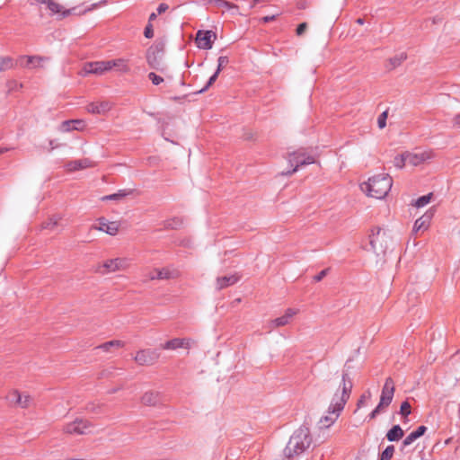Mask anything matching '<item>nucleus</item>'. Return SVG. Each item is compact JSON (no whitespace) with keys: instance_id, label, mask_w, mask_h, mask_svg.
Masks as SVG:
<instances>
[{"instance_id":"nucleus-1","label":"nucleus","mask_w":460,"mask_h":460,"mask_svg":"<svg viewBox=\"0 0 460 460\" xmlns=\"http://www.w3.org/2000/svg\"><path fill=\"white\" fill-rule=\"evenodd\" d=\"M353 383L350 379L349 374L345 371L342 372L341 375V382L338 390L333 394L330 406L328 408V412L330 414H336L339 416L341 411L344 409L345 404L350 397V394L352 391Z\"/></svg>"},{"instance_id":"nucleus-2","label":"nucleus","mask_w":460,"mask_h":460,"mask_svg":"<svg viewBox=\"0 0 460 460\" xmlns=\"http://www.w3.org/2000/svg\"><path fill=\"white\" fill-rule=\"evenodd\" d=\"M312 444L309 428L305 425L299 427L290 437L287 447L284 449V455L291 458L295 455L305 452Z\"/></svg>"},{"instance_id":"nucleus-3","label":"nucleus","mask_w":460,"mask_h":460,"mask_svg":"<svg viewBox=\"0 0 460 460\" xmlns=\"http://www.w3.org/2000/svg\"><path fill=\"white\" fill-rule=\"evenodd\" d=\"M393 180L388 174H378L368 179L361 185V190L367 196L375 199H384L390 191Z\"/></svg>"},{"instance_id":"nucleus-4","label":"nucleus","mask_w":460,"mask_h":460,"mask_svg":"<svg viewBox=\"0 0 460 460\" xmlns=\"http://www.w3.org/2000/svg\"><path fill=\"white\" fill-rule=\"evenodd\" d=\"M164 45L163 43H155L146 50V62L148 66L155 70L164 72V65L163 62V55Z\"/></svg>"},{"instance_id":"nucleus-5","label":"nucleus","mask_w":460,"mask_h":460,"mask_svg":"<svg viewBox=\"0 0 460 460\" xmlns=\"http://www.w3.org/2000/svg\"><path fill=\"white\" fill-rule=\"evenodd\" d=\"M288 163L291 166L295 167L287 172H282L283 175H292L300 166L314 164L315 159L313 155H306L304 151L298 150L290 154Z\"/></svg>"},{"instance_id":"nucleus-6","label":"nucleus","mask_w":460,"mask_h":460,"mask_svg":"<svg viewBox=\"0 0 460 460\" xmlns=\"http://www.w3.org/2000/svg\"><path fill=\"white\" fill-rule=\"evenodd\" d=\"M91 425L89 422L83 419H76L73 422L66 424L64 431L67 434L84 435L90 432Z\"/></svg>"},{"instance_id":"nucleus-7","label":"nucleus","mask_w":460,"mask_h":460,"mask_svg":"<svg viewBox=\"0 0 460 460\" xmlns=\"http://www.w3.org/2000/svg\"><path fill=\"white\" fill-rule=\"evenodd\" d=\"M385 237V232H383L380 227H375L372 229L371 234H369V244L373 252L378 253L385 251V246L383 245Z\"/></svg>"},{"instance_id":"nucleus-8","label":"nucleus","mask_w":460,"mask_h":460,"mask_svg":"<svg viewBox=\"0 0 460 460\" xmlns=\"http://www.w3.org/2000/svg\"><path fill=\"white\" fill-rule=\"evenodd\" d=\"M159 352L156 349H141L137 351L135 360L140 366L153 365L159 358Z\"/></svg>"},{"instance_id":"nucleus-9","label":"nucleus","mask_w":460,"mask_h":460,"mask_svg":"<svg viewBox=\"0 0 460 460\" xmlns=\"http://www.w3.org/2000/svg\"><path fill=\"white\" fill-rule=\"evenodd\" d=\"M394 394V383L391 377H387L385 379V385L383 386L379 405L383 408H386L390 405L393 401Z\"/></svg>"},{"instance_id":"nucleus-10","label":"nucleus","mask_w":460,"mask_h":460,"mask_svg":"<svg viewBox=\"0 0 460 460\" xmlns=\"http://www.w3.org/2000/svg\"><path fill=\"white\" fill-rule=\"evenodd\" d=\"M111 70V64L108 60L105 61H94L86 63L84 66V75L95 74L102 75L104 72Z\"/></svg>"},{"instance_id":"nucleus-11","label":"nucleus","mask_w":460,"mask_h":460,"mask_svg":"<svg viewBox=\"0 0 460 460\" xmlns=\"http://www.w3.org/2000/svg\"><path fill=\"white\" fill-rule=\"evenodd\" d=\"M128 266L127 260L122 258H115L107 260L102 266L104 270H98L99 272L104 274L109 272H114L116 270H119L125 269Z\"/></svg>"},{"instance_id":"nucleus-12","label":"nucleus","mask_w":460,"mask_h":460,"mask_svg":"<svg viewBox=\"0 0 460 460\" xmlns=\"http://www.w3.org/2000/svg\"><path fill=\"white\" fill-rule=\"evenodd\" d=\"M212 36L216 38V34L213 33L211 31H199L196 36V42L198 48L205 50L212 49Z\"/></svg>"},{"instance_id":"nucleus-13","label":"nucleus","mask_w":460,"mask_h":460,"mask_svg":"<svg viewBox=\"0 0 460 460\" xmlns=\"http://www.w3.org/2000/svg\"><path fill=\"white\" fill-rule=\"evenodd\" d=\"M112 104L108 101H102L101 102H91L86 105L85 109L89 113L92 114H105L111 111Z\"/></svg>"},{"instance_id":"nucleus-14","label":"nucleus","mask_w":460,"mask_h":460,"mask_svg":"<svg viewBox=\"0 0 460 460\" xmlns=\"http://www.w3.org/2000/svg\"><path fill=\"white\" fill-rule=\"evenodd\" d=\"M8 400L10 402L17 404L22 408H26L29 406L31 398L27 394H22L18 391H13L8 395Z\"/></svg>"},{"instance_id":"nucleus-15","label":"nucleus","mask_w":460,"mask_h":460,"mask_svg":"<svg viewBox=\"0 0 460 460\" xmlns=\"http://www.w3.org/2000/svg\"><path fill=\"white\" fill-rule=\"evenodd\" d=\"M99 226L96 229L102 231L110 235H115L119 231V224L117 222H109L104 218H100Z\"/></svg>"},{"instance_id":"nucleus-16","label":"nucleus","mask_w":460,"mask_h":460,"mask_svg":"<svg viewBox=\"0 0 460 460\" xmlns=\"http://www.w3.org/2000/svg\"><path fill=\"white\" fill-rule=\"evenodd\" d=\"M190 340L189 339H180V338H174L172 339L163 345H161V348L164 349H176L180 348H190Z\"/></svg>"},{"instance_id":"nucleus-17","label":"nucleus","mask_w":460,"mask_h":460,"mask_svg":"<svg viewBox=\"0 0 460 460\" xmlns=\"http://www.w3.org/2000/svg\"><path fill=\"white\" fill-rule=\"evenodd\" d=\"M93 165V163L90 159L84 158L80 160L70 161L66 164L65 167L67 171L74 172L81 169L89 168L92 167Z\"/></svg>"},{"instance_id":"nucleus-18","label":"nucleus","mask_w":460,"mask_h":460,"mask_svg":"<svg viewBox=\"0 0 460 460\" xmlns=\"http://www.w3.org/2000/svg\"><path fill=\"white\" fill-rule=\"evenodd\" d=\"M296 314V311L295 309L288 308V309L286 310L284 315L274 319L271 322V324L273 325V327L284 326V325H286V324H288L289 323L290 319Z\"/></svg>"},{"instance_id":"nucleus-19","label":"nucleus","mask_w":460,"mask_h":460,"mask_svg":"<svg viewBox=\"0 0 460 460\" xmlns=\"http://www.w3.org/2000/svg\"><path fill=\"white\" fill-rule=\"evenodd\" d=\"M427 428L423 425L419 426L414 431L411 432L402 441V446L407 447L412 444L426 432Z\"/></svg>"},{"instance_id":"nucleus-20","label":"nucleus","mask_w":460,"mask_h":460,"mask_svg":"<svg viewBox=\"0 0 460 460\" xmlns=\"http://www.w3.org/2000/svg\"><path fill=\"white\" fill-rule=\"evenodd\" d=\"M26 59L27 62L24 66L29 68H37L42 66V62L46 60L45 58L40 56H22L19 60Z\"/></svg>"},{"instance_id":"nucleus-21","label":"nucleus","mask_w":460,"mask_h":460,"mask_svg":"<svg viewBox=\"0 0 460 460\" xmlns=\"http://www.w3.org/2000/svg\"><path fill=\"white\" fill-rule=\"evenodd\" d=\"M84 127V122L81 119L65 120L62 122L61 129L63 131L80 130Z\"/></svg>"},{"instance_id":"nucleus-22","label":"nucleus","mask_w":460,"mask_h":460,"mask_svg":"<svg viewBox=\"0 0 460 460\" xmlns=\"http://www.w3.org/2000/svg\"><path fill=\"white\" fill-rule=\"evenodd\" d=\"M174 277V273L171 271L169 269L163 268L160 270H155L154 272H151L148 276L149 279H169Z\"/></svg>"},{"instance_id":"nucleus-23","label":"nucleus","mask_w":460,"mask_h":460,"mask_svg":"<svg viewBox=\"0 0 460 460\" xmlns=\"http://www.w3.org/2000/svg\"><path fill=\"white\" fill-rule=\"evenodd\" d=\"M239 280V277L236 275L224 276L217 278V289H223L226 287L235 284Z\"/></svg>"},{"instance_id":"nucleus-24","label":"nucleus","mask_w":460,"mask_h":460,"mask_svg":"<svg viewBox=\"0 0 460 460\" xmlns=\"http://www.w3.org/2000/svg\"><path fill=\"white\" fill-rule=\"evenodd\" d=\"M160 402V394L157 392L149 391L142 396V402L148 406L156 405Z\"/></svg>"},{"instance_id":"nucleus-25","label":"nucleus","mask_w":460,"mask_h":460,"mask_svg":"<svg viewBox=\"0 0 460 460\" xmlns=\"http://www.w3.org/2000/svg\"><path fill=\"white\" fill-rule=\"evenodd\" d=\"M108 63L111 64V70L112 68H116L118 71L122 73H127L129 71L127 60L124 58L108 60Z\"/></svg>"},{"instance_id":"nucleus-26","label":"nucleus","mask_w":460,"mask_h":460,"mask_svg":"<svg viewBox=\"0 0 460 460\" xmlns=\"http://www.w3.org/2000/svg\"><path fill=\"white\" fill-rule=\"evenodd\" d=\"M403 436V430L400 427V425H394L391 429L386 433V438L391 441H397L402 438Z\"/></svg>"},{"instance_id":"nucleus-27","label":"nucleus","mask_w":460,"mask_h":460,"mask_svg":"<svg viewBox=\"0 0 460 460\" xmlns=\"http://www.w3.org/2000/svg\"><path fill=\"white\" fill-rule=\"evenodd\" d=\"M430 218H431V217L429 215H424V216L420 217V218H418L414 223L412 231L414 233H418L420 230L427 229L429 226Z\"/></svg>"},{"instance_id":"nucleus-28","label":"nucleus","mask_w":460,"mask_h":460,"mask_svg":"<svg viewBox=\"0 0 460 460\" xmlns=\"http://www.w3.org/2000/svg\"><path fill=\"white\" fill-rule=\"evenodd\" d=\"M208 2L215 4V5L219 8H226L228 11H233V13H237L239 10L238 5L226 0H208Z\"/></svg>"},{"instance_id":"nucleus-29","label":"nucleus","mask_w":460,"mask_h":460,"mask_svg":"<svg viewBox=\"0 0 460 460\" xmlns=\"http://www.w3.org/2000/svg\"><path fill=\"white\" fill-rule=\"evenodd\" d=\"M46 5L53 14L62 13V16L66 17L71 13V10L62 11V6L54 0H49Z\"/></svg>"},{"instance_id":"nucleus-30","label":"nucleus","mask_w":460,"mask_h":460,"mask_svg":"<svg viewBox=\"0 0 460 460\" xmlns=\"http://www.w3.org/2000/svg\"><path fill=\"white\" fill-rule=\"evenodd\" d=\"M407 164L411 165H419L420 163L424 161V155L423 154H412L410 152L405 153Z\"/></svg>"},{"instance_id":"nucleus-31","label":"nucleus","mask_w":460,"mask_h":460,"mask_svg":"<svg viewBox=\"0 0 460 460\" xmlns=\"http://www.w3.org/2000/svg\"><path fill=\"white\" fill-rule=\"evenodd\" d=\"M132 193L131 190H119L118 192L102 198V200H119Z\"/></svg>"},{"instance_id":"nucleus-32","label":"nucleus","mask_w":460,"mask_h":460,"mask_svg":"<svg viewBox=\"0 0 460 460\" xmlns=\"http://www.w3.org/2000/svg\"><path fill=\"white\" fill-rule=\"evenodd\" d=\"M14 60L10 57H0V72H4L14 67Z\"/></svg>"},{"instance_id":"nucleus-33","label":"nucleus","mask_w":460,"mask_h":460,"mask_svg":"<svg viewBox=\"0 0 460 460\" xmlns=\"http://www.w3.org/2000/svg\"><path fill=\"white\" fill-rule=\"evenodd\" d=\"M124 345L123 341L119 340L110 341L107 342L102 343V345L98 346L97 349H100L103 351H110L111 348H120Z\"/></svg>"},{"instance_id":"nucleus-34","label":"nucleus","mask_w":460,"mask_h":460,"mask_svg":"<svg viewBox=\"0 0 460 460\" xmlns=\"http://www.w3.org/2000/svg\"><path fill=\"white\" fill-rule=\"evenodd\" d=\"M407 55L405 52H401L389 59L391 68H395L400 66L405 59Z\"/></svg>"},{"instance_id":"nucleus-35","label":"nucleus","mask_w":460,"mask_h":460,"mask_svg":"<svg viewBox=\"0 0 460 460\" xmlns=\"http://www.w3.org/2000/svg\"><path fill=\"white\" fill-rule=\"evenodd\" d=\"M407 164L405 153L399 155L394 159V165L396 168L402 169Z\"/></svg>"},{"instance_id":"nucleus-36","label":"nucleus","mask_w":460,"mask_h":460,"mask_svg":"<svg viewBox=\"0 0 460 460\" xmlns=\"http://www.w3.org/2000/svg\"><path fill=\"white\" fill-rule=\"evenodd\" d=\"M394 452V446H387L380 456V460H391Z\"/></svg>"},{"instance_id":"nucleus-37","label":"nucleus","mask_w":460,"mask_h":460,"mask_svg":"<svg viewBox=\"0 0 460 460\" xmlns=\"http://www.w3.org/2000/svg\"><path fill=\"white\" fill-rule=\"evenodd\" d=\"M338 417L339 416H336V414H332V416H324L321 419L320 422L323 424V426L328 428L335 422Z\"/></svg>"},{"instance_id":"nucleus-38","label":"nucleus","mask_w":460,"mask_h":460,"mask_svg":"<svg viewBox=\"0 0 460 460\" xmlns=\"http://www.w3.org/2000/svg\"><path fill=\"white\" fill-rule=\"evenodd\" d=\"M219 73L216 70L215 73L209 77L208 81L207 82L206 85L200 89L198 93H202L206 92L217 79Z\"/></svg>"},{"instance_id":"nucleus-39","label":"nucleus","mask_w":460,"mask_h":460,"mask_svg":"<svg viewBox=\"0 0 460 460\" xmlns=\"http://www.w3.org/2000/svg\"><path fill=\"white\" fill-rule=\"evenodd\" d=\"M430 196H431V194L424 195V196L420 197L415 201V206L417 208L425 207L430 201Z\"/></svg>"},{"instance_id":"nucleus-40","label":"nucleus","mask_w":460,"mask_h":460,"mask_svg":"<svg viewBox=\"0 0 460 460\" xmlns=\"http://www.w3.org/2000/svg\"><path fill=\"white\" fill-rule=\"evenodd\" d=\"M400 414L403 417H408L411 414V404L404 401L400 407Z\"/></svg>"},{"instance_id":"nucleus-41","label":"nucleus","mask_w":460,"mask_h":460,"mask_svg":"<svg viewBox=\"0 0 460 460\" xmlns=\"http://www.w3.org/2000/svg\"><path fill=\"white\" fill-rule=\"evenodd\" d=\"M229 62L228 57L220 56L217 59V73H220L225 66H226Z\"/></svg>"},{"instance_id":"nucleus-42","label":"nucleus","mask_w":460,"mask_h":460,"mask_svg":"<svg viewBox=\"0 0 460 460\" xmlns=\"http://www.w3.org/2000/svg\"><path fill=\"white\" fill-rule=\"evenodd\" d=\"M370 398H371V393H370V391H367L360 396L359 400L358 401L357 407L358 408L364 407L366 405V401Z\"/></svg>"},{"instance_id":"nucleus-43","label":"nucleus","mask_w":460,"mask_h":460,"mask_svg":"<svg viewBox=\"0 0 460 460\" xmlns=\"http://www.w3.org/2000/svg\"><path fill=\"white\" fill-rule=\"evenodd\" d=\"M147 76L155 85H158L164 82V78L154 72H150Z\"/></svg>"},{"instance_id":"nucleus-44","label":"nucleus","mask_w":460,"mask_h":460,"mask_svg":"<svg viewBox=\"0 0 460 460\" xmlns=\"http://www.w3.org/2000/svg\"><path fill=\"white\" fill-rule=\"evenodd\" d=\"M387 111L382 112L377 118V125L379 128H384L386 125Z\"/></svg>"},{"instance_id":"nucleus-45","label":"nucleus","mask_w":460,"mask_h":460,"mask_svg":"<svg viewBox=\"0 0 460 460\" xmlns=\"http://www.w3.org/2000/svg\"><path fill=\"white\" fill-rule=\"evenodd\" d=\"M144 35L147 39H151L154 37V30H153V26L150 22L145 28Z\"/></svg>"},{"instance_id":"nucleus-46","label":"nucleus","mask_w":460,"mask_h":460,"mask_svg":"<svg viewBox=\"0 0 460 460\" xmlns=\"http://www.w3.org/2000/svg\"><path fill=\"white\" fill-rule=\"evenodd\" d=\"M329 270L330 269L327 268V269H324V270H321L317 275H315L314 277V280L315 282L321 281L328 274Z\"/></svg>"},{"instance_id":"nucleus-47","label":"nucleus","mask_w":460,"mask_h":460,"mask_svg":"<svg viewBox=\"0 0 460 460\" xmlns=\"http://www.w3.org/2000/svg\"><path fill=\"white\" fill-rule=\"evenodd\" d=\"M383 410L384 408L381 405L377 404V406L368 415V418L370 420L375 419Z\"/></svg>"},{"instance_id":"nucleus-48","label":"nucleus","mask_w":460,"mask_h":460,"mask_svg":"<svg viewBox=\"0 0 460 460\" xmlns=\"http://www.w3.org/2000/svg\"><path fill=\"white\" fill-rule=\"evenodd\" d=\"M58 225V218H50L48 222L44 223L43 227L47 229H52Z\"/></svg>"},{"instance_id":"nucleus-49","label":"nucleus","mask_w":460,"mask_h":460,"mask_svg":"<svg viewBox=\"0 0 460 460\" xmlns=\"http://www.w3.org/2000/svg\"><path fill=\"white\" fill-rule=\"evenodd\" d=\"M306 28H307V24H306V22H302V23H300V24L297 26V28H296V34H297L298 36H301V35L305 31Z\"/></svg>"},{"instance_id":"nucleus-50","label":"nucleus","mask_w":460,"mask_h":460,"mask_svg":"<svg viewBox=\"0 0 460 460\" xmlns=\"http://www.w3.org/2000/svg\"><path fill=\"white\" fill-rule=\"evenodd\" d=\"M181 225V221L178 219H172L166 223V227L177 228Z\"/></svg>"},{"instance_id":"nucleus-51","label":"nucleus","mask_w":460,"mask_h":460,"mask_svg":"<svg viewBox=\"0 0 460 460\" xmlns=\"http://www.w3.org/2000/svg\"><path fill=\"white\" fill-rule=\"evenodd\" d=\"M169 8L168 4H164V3H162L158 5L157 7V13L158 14H162L163 13H164L165 11H167Z\"/></svg>"},{"instance_id":"nucleus-52","label":"nucleus","mask_w":460,"mask_h":460,"mask_svg":"<svg viewBox=\"0 0 460 460\" xmlns=\"http://www.w3.org/2000/svg\"><path fill=\"white\" fill-rule=\"evenodd\" d=\"M269 2H270V0H252V4L250 5V9L254 8L257 4H260V3L265 4V3H269Z\"/></svg>"},{"instance_id":"nucleus-53","label":"nucleus","mask_w":460,"mask_h":460,"mask_svg":"<svg viewBox=\"0 0 460 460\" xmlns=\"http://www.w3.org/2000/svg\"><path fill=\"white\" fill-rule=\"evenodd\" d=\"M454 126L460 128V113L456 114L453 119Z\"/></svg>"},{"instance_id":"nucleus-54","label":"nucleus","mask_w":460,"mask_h":460,"mask_svg":"<svg viewBox=\"0 0 460 460\" xmlns=\"http://www.w3.org/2000/svg\"><path fill=\"white\" fill-rule=\"evenodd\" d=\"M276 16L277 15H270V16H264L261 21L264 22V23H267V22H270L271 21H274L276 19Z\"/></svg>"},{"instance_id":"nucleus-55","label":"nucleus","mask_w":460,"mask_h":460,"mask_svg":"<svg viewBox=\"0 0 460 460\" xmlns=\"http://www.w3.org/2000/svg\"><path fill=\"white\" fill-rule=\"evenodd\" d=\"M12 148H10V147H0V155L4 154V153H5V152H7V151H9Z\"/></svg>"},{"instance_id":"nucleus-56","label":"nucleus","mask_w":460,"mask_h":460,"mask_svg":"<svg viewBox=\"0 0 460 460\" xmlns=\"http://www.w3.org/2000/svg\"><path fill=\"white\" fill-rule=\"evenodd\" d=\"M356 22H357L358 24H359V25H363V24H364V22H365V21H364V19H362V18H358V19L356 20Z\"/></svg>"},{"instance_id":"nucleus-57","label":"nucleus","mask_w":460,"mask_h":460,"mask_svg":"<svg viewBox=\"0 0 460 460\" xmlns=\"http://www.w3.org/2000/svg\"><path fill=\"white\" fill-rule=\"evenodd\" d=\"M156 18V13H152L150 15H149V22L153 20H155Z\"/></svg>"},{"instance_id":"nucleus-58","label":"nucleus","mask_w":460,"mask_h":460,"mask_svg":"<svg viewBox=\"0 0 460 460\" xmlns=\"http://www.w3.org/2000/svg\"><path fill=\"white\" fill-rule=\"evenodd\" d=\"M37 3L47 4L49 0H35Z\"/></svg>"},{"instance_id":"nucleus-59","label":"nucleus","mask_w":460,"mask_h":460,"mask_svg":"<svg viewBox=\"0 0 460 460\" xmlns=\"http://www.w3.org/2000/svg\"><path fill=\"white\" fill-rule=\"evenodd\" d=\"M49 145H50V147L51 149H54L56 146H54V141L53 140H50L49 141Z\"/></svg>"},{"instance_id":"nucleus-60","label":"nucleus","mask_w":460,"mask_h":460,"mask_svg":"<svg viewBox=\"0 0 460 460\" xmlns=\"http://www.w3.org/2000/svg\"><path fill=\"white\" fill-rule=\"evenodd\" d=\"M22 88V84H19V89Z\"/></svg>"}]
</instances>
